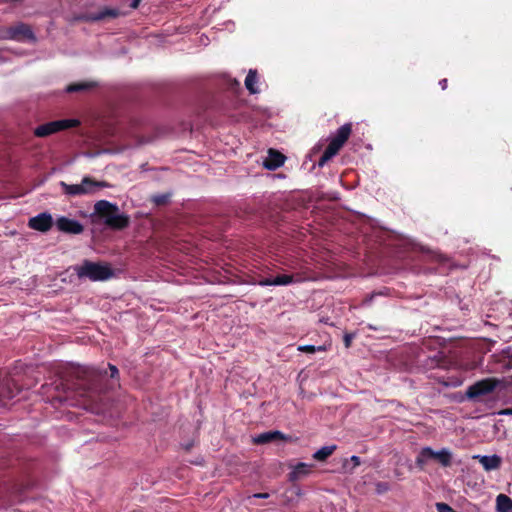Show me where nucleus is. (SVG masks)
Listing matches in <instances>:
<instances>
[{
	"label": "nucleus",
	"instance_id": "21",
	"mask_svg": "<svg viewBox=\"0 0 512 512\" xmlns=\"http://www.w3.org/2000/svg\"><path fill=\"white\" fill-rule=\"evenodd\" d=\"M257 80V71L250 69L245 79V86L250 94L258 93V89L255 87Z\"/></svg>",
	"mask_w": 512,
	"mask_h": 512
},
{
	"label": "nucleus",
	"instance_id": "8",
	"mask_svg": "<svg viewBox=\"0 0 512 512\" xmlns=\"http://www.w3.org/2000/svg\"><path fill=\"white\" fill-rule=\"evenodd\" d=\"M500 384L497 378H485L470 385L466 390V397L470 400H477L481 396L492 393Z\"/></svg>",
	"mask_w": 512,
	"mask_h": 512
},
{
	"label": "nucleus",
	"instance_id": "3",
	"mask_svg": "<svg viewBox=\"0 0 512 512\" xmlns=\"http://www.w3.org/2000/svg\"><path fill=\"white\" fill-rule=\"evenodd\" d=\"M79 279H89L93 282L106 281L114 276V270L109 263L93 262L88 259L74 268Z\"/></svg>",
	"mask_w": 512,
	"mask_h": 512
},
{
	"label": "nucleus",
	"instance_id": "10",
	"mask_svg": "<svg viewBox=\"0 0 512 512\" xmlns=\"http://www.w3.org/2000/svg\"><path fill=\"white\" fill-rule=\"evenodd\" d=\"M28 226L39 232H48L53 226V218L47 212L40 213L29 219Z\"/></svg>",
	"mask_w": 512,
	"mask_h": 512
},
{
	"label": "nucleus",
	"instance_id": "14",
	"mask_svg": "<svg viewBox=\"0 0 512 512\" xmlns=\"http://www.w3.org/2000/svg\"><path fill=\"white\" fill-rule=\"evenodd\" d=\"M285 438V435L280 431H268L254 437L253 443L257 445H262L278 440H284Z\"/></svg>",
	"mask_w": 512,
	"mask_h": 512
},
{
	"label": "nucleus",
	"instance_id": "27",
	"mask_svg": "<svg viewBox=\"0 0 512 512\" xmlns=\"http://www.w3.org/2000/svg\"><path fill=\"white\" fill-rule=\"evenodd\" d=\"M227 87H228V89H230L232 91H236L237 89L240 88V82L236 79L229 78L227 80Z\"/></svg>",
	"mask_w": 512,
	"mask_h": 512
},
{
	"label": "nucleus",
	"instance_id": "12",
	"mask_svg": "<svg viewBox=\"0 0 512 512\" xmlns=\"http://www.w3.org/2000/svg\"><path fill=\"white\" fill-rule=\"evenodd\" d=\"M285 160L286 157L281 152L270 148L263 165L268 170H276L284 164Z\"/></svg>",
	"mask_w": 512,
	"mask_h": 512
},
{
	"label": "nucleus",
	"instance_id": "6",
	"mask_svg": "<svg viewBox=\"0 0 512 512\" xmlns=\"http://www.w3.org/2000/svg\"><path fill=\"white\" fill-rule=\"evenodd\" d=\"M431 459L438 461L444 467H448L451 465L452 454L447 449L435 452L430 447H424L416 457L415 463L419 469L423 470L426 463Z\"/></svg>",
	"mask_w": 512,
	"mask_h": 512
},
{
	"label": "nucleus",
	"instance_id": "16",
	"mask_svg": "<svg viewBox=\"0 0 512 512\" xmlns=\"http://www.w3.org/2000/svg\"><path fill=\"white\" fill-rule=\"evenodd\" d=\"M20 392V388L11 379L0 384V397L12 399Z\"/></svg>",
	"mask_w": 512,
	"mask_h": 512
},
{
	"label": "nucleus",
	"instance_id": "23",
	"mask_svg": "<svg viewBox=\"0 0 512 512\" xmlns=\"http://www.w3.org/2000/svg\"><path fill=\"white\" fill-rule=\"evenodd\" d=\"M499 362H502V368L505 370H509L512 368V357L507 353H503L499 356Z\"/></svg>",
	"mask_w": 512,
	"mask_h": 512
},
{
	"label": "nucleus",
	"instance_id": "15",
	"mask_svg": "<svg viewBox=\"0 0 512 512\" xmlns=\"http://www.w3.org/2000/svg\"><path fill=\"white\" fill-rule=\"evenodd\" d=\"M313 465L300 462L294 466L293 470L289 473V480L294 482L302 479L311 473Z\"/></svg>",
	"mask_w": 512,
	"mask_h": 512
},
{
	"label": "nucleus",
	"instance_id": "1",
	"mask_svg": "<svg viewBox=\"0 0 512 512\" xmlns=\"http://www.w3.org/2000/svg\"><path fill=\"white\" fill-rule=\"evenodd\" d=\"M110 378L108 383L107 371L94 367L70 365L65 367L59 377L51 383L56 394L51 395L52 402L74 405L75 397L83 398V405H92L101 399V394L111 388L119 378V370L115 365L108 364Z\"/></svg>",
	"mask_w": 512,
	"mask_h": 512
},
{
	"label": "nucleus",
	"instance_id": "2",
	"mask_svg": "<svg viewBox=\"0 0 512 512\" xmlns=\"http://www.w3.org/2000/svg\"><path fill=\"white\" fill-rule=\"evenodd\" d=\"M93 218L94 222L102 223L112 230H123L130 224L129 216L107 200H99L94 204Z\"/></svg>",
	"mask_w": 512,
	"mask_h": 512
},
{
	"label": "nucleus",
	"instance_id": "24",
	"mask_svg": "<svg viewBox=\"0 0 512 512\" xmlns=\"http://www.w3.org/2000/svg\"><path fill=\"white\" fill-rule=\"evenodd\" d=\"M324 349L323 346L314 345H302L298 347V350L304 353H315L316 351H323Z\"/></svg>",
	"mask_w": 512,
	"mask_h": 512
},
{
	"label": "nucleus",
	"instance_id": "17",
	"mask_svg": "<svg viewBox=\"0 0 512 512\" xmlns=\"http://www.w3.org/2000/svg\"><path fill=\"white\" fill-rule=\"evenodd\" d=\"M475 458L479 459V462L486 471L498 469L501 465V458L498 455H478Z\"/></svg>",
	"mask_w": 512,
	"mask_h": 512
},
{
	"label": "nucleus",
	"instance_id": "11",
	"mask_svg": "<svg viewBox=\"0 0 512 512\" xmlns=\"http://www.w3.org/2000/svg\"><path fill=\"white\" fill-rule=\"evenodd\" d=\"M56 226L59 231L68 234H81L84 230L83 225L74 219H70L65 216H61L56 220Z\"/></svg>",
	"mask_w": 512,
	"mask_h": 512
},
{
	"label": "nucleus",
	"instance_id": "26",
	"mask_svg": "<svg viewBox=\"0 0 512 512\" xmlns=\"http://www.w3.org/2000/svg\"><path fill=\"white\" fill-rule=\"evenodd\" d=\"M436 508L438 512H456L451 506L446 503H437Z\"/></svg>",
	"mask_w": 512,
	"mask_h": 512
},
{
	"label": "nucleus",
	"instance_id": "13",
	"mask_svg": "<svg viewBox=\"0 0 512 512\" xmlns=\"http://www.w3.org/2000/svg\"><path fill=\"white\" fill-rule=\"evenodd\" d=\"M8 38L19 40L21 38L32 39L34 38L31 28L24 23H20L14 27H10L7 31Z\"/></svg>",
	"mask_w": 512,
	"mask_h": 512
},
{
	"label": "nucleus",
	"instance_id": "32",
	"mask_svg": "<svg viewBox=\"0 0 512 512\" xmlns=\"http://www.w3.org/2000/svg\"><path fill=\"white\" fill-rule=\"evenodd\" d=\"M142 0H132V2L130 3V8L132 9H137L140 5Z\"/></svg>",
	"mask_w": 512,
	"mask_h": 512
},
{
	"label": "nucleus",
	"instance_id": "4",
	"mask_svg": "<svg viewBox=\"0 0 512 512\" xmlns=\"http://www.w3.org/2000/svg\"><path fill=\"white\" fill-rule=\"evenodd\" d=\"M60 187L65 195L76 197L93 194L99 188L110 187V184L105 181H98L90 176H85L80 184H68L61 181Z\"/></svg>",
	"mask_w": 512,
	"mask_h": 512
},
{
	"label": "nucleus",
	"instance_id": "30",
	"mask_svg": "<svg viewBox=\"0 0 512 512\" xmlns=\"http://www.w3.org/2000/svg\"><path fill=\"white\" fill-rule=\"evenodd\" d=\"M499 415L512 416V408H505L498 412Z\"/></svg>",
	"mask_w": 512,
	"mask_h": 512
},
{
	"label": "nucleus",
	"instance_id": "5",
	"mask_svg": "<svg viewBox=\"0 0 512 512\" xmlns=\"http://www.w3.org/2000/svg\"><path fill=\"white\" fill-rule=\"evenodd\" d=\"M352 132V124L346 123L336 131V134L331 138L328 146L319 158L318 165L323 167L332 157H334L346 141L349 139Z\"/></svg>",
	"mask_w": 512,
	"mask_h": 512
},
{
	"label": "nucleus",
	"instance_id": "33",
	"mask_svg": "<svg viewBox=\"0 0 512 512\" xmlns=\"http://www.w3.org/2000/svg\"><path fill=\"white\" fill-rule=\"evenodd\" d=\"M255 498L266 499L269 497L268 493H256L253 495Z\"/></svg>",
	"mask_w": 512,
	"mask_h": 512
},
{
	"label": "nucleus",
	"instance_id": "7",
	"mask_svg": "<svg viewBox=\"0 0 512 512\" xmlns=\"http://www.w3.org/2000/svg\"><path fill=\"white\" fill-rule=\"evenodd\" d=\"M79 125L80 121L77 119L55 120L37 126L34 129V135L39 138H44L54 133L77 127Z\"/></svg>",
	"mask_w": 512,
	"mask_h": 512
},
{
	"label": "nucleus",
	"instance_id": "29",
	"mask_svg": "<svg viewBox=\"0 0 512 512\" xmlns=\"http://www.w3.org/2000/svg\"><path fill=\"white\" fill-rule=\"evenodd\" d=\"M274 277H264L258 280V284L260 286H274L273 284Z\"/></svg>",
	"mask_w": 512,
	"mask_h": 512
},
{
	"label": "nucleus",
	"instance_id": "20",
	"mask_svg": "<svg viewBox=\"0 0 512 512\" xmlns=\"http://www.w3.org/2000/svg\"><path fill=\"white\" fill-rule=\"evenodd\" d=\"M336 448V445L323 446L313 454V459L317 461H325L333 454Z\"/></svg>",
	"mask_w": 512,
	"mask_h": 512
},
{
	"label": "nucleus",
	"instance_id": "28",
	"mask_svg": "<svg viewBox=\"0 0 512 512\" xmlns=\"http://www.w3.org/2000/svg\"><path fill=\"white\" fill-rule=\"evenodd\" d=\"M355 338L354 333H346L343 337L344 346L346 348H350L352 344V340Z\"/></svg>",
	"mask_w": 512,
	"mask_h": 512
},
{
	"label": "nucleus",
	"instance_id": "22",
	"mask_svg": "<svg viewBox=\"0 0 512 512\" xmlns=\"http://www.w3.org/2000/svg\"><path fill=\"white\" fill-rule=\"evenodd\" d=\"M294 282V276L290 274H281L273 278L274 286H286Z\"/></svg>",
	"mask_w": 512,
	"mask_h": 512
},
{
	"label": "nucleus",
	"instance_id": "34",
	"mask_svg": "<svg viewBox=\"0 0 512 512\" xmlns=\"http://www.w3.org/2000/svg\"><path fill=\"white\" fill-rule=\"evenodd\" d=\"M439 85L441 86V88H442L443 90H445V89L447 88V85H448V81H447V79H442V80H440V81H439Z\"/></svg>",
	"mask_w": 512,
	"mask_h": 512
},
{
	"label": "nucleus",
	"instance_id": "31",
	"mask_svg": "<svg viewBox=\"0 0 512 512\" xmlns=\"http://www.w3.org/2000/svg\"><path fill=\"white\" fill-rule=\"evenodd\" d=\"M350 460L353 462V466L357 467L360 465V458L358 456L353 455Z\"/></svg>",
	"mask_w": 512,
	"mask_h": 512
},
{
	"label": "nucleus",
	"instance_id": "18",
	"mask_svg": "<svg viewBox=\"0 0 512 512\" xmlns=\"http://www.w3.org/2000/svg\"><path fill=\"white\" fill-rule=\"evenodd\" d=\"M96 86L95 82L92 81H86V82H77V83H71L66 87L67 93H75V92H82L86 90H90Z\"/></svg>",
	"mask_w": 512,
	"mask_h": 512
},
{
	"label": "nucleus",
	"instance_id": "9",
	"mask_svg": "<svg viewBox=\"0 0 512 512\" xmlns=\"http://www.w3.org/2000/svg\"><path fill=\"white\" fill-rule=\"evenodd\" d=\"M120 11L116 8L104 7L97 13H81L75 16V20L81 22H98L106 18H117Z\"/></svg>",
	"mask_w": 512,
	"mask_h": 512
},
{
	"label": "nucleus",
	"instance_id": "19",
	"mask_svg": "<svg viewBox=\"0 0 512 512\" xmlns=\"http://www.w3.org/2000/svg\"><path fill=\"white\" fill-rule=\"evenodd\" d=\"M496 507L498 512H508L512 510V499L505 494H499L496 498Z\"/></svg>",
	"mask_w": 512,
	"mask_h": 512
},
{
	"label": "nucleus",
	"instance_id": "25",
	"mask_svg": "<svg viewBox=\"0 0 512 512\" xmlns=\"http://www.w3.org/2000/svg\"><path fill=\"white\" fill-rule=\"evenodd\" d=\"M170 194H159L153 197V202L158 205H165L169 202Z\"/></svg>",
	"mask_w": 512,
	"mask_h": 512
}]
</instances>
